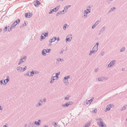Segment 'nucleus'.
I'll use <instances>...</instances> for the list:
<instances>
[{
    "mask_svg": "<svg viewBox=\"0 0 127 127\" xmlns=\"http://www.w3.org/2000/svg\"><path fill=\"white\" fill-rule=\"evenodd\" d=\"M27 57L26 56H24L21 59H22L23 61H25Z\"/></svg>",
    "mask_w": 127,
    "mask_h": 127,
    "instance_id": "obj_41",
    "label": "nucleus"
},
{
    "mask_svg": "<svg viewBox=\"0 0 127 127\" xmlns=\"http://www.w3.org/2000/svg\"><path fill=\"white\" fill-rule=\"evenodd\" d=\"M91 7L89 6H88L87 7V9L86 10V11H87V12L88 13H89L91 12Z\"/></svg>",
    "mask_w": 127,
    "mask_h": 127,
    "instance_id": "obj_13",
    "label": "nucleus"
},
{
    "mask_svg": "<svg viewBox=\"0 0 127 127\" xmlns=\"http://www.w3.org/2000/svg\"><path fill=\"white\" fill-rule=\"evenodd\" d=\"M96 26L94 25V24L93 25L92 27V29H94V28H95V27H96Z\"/></svg>",
    "mask_w": 127,
    "mask_h": 127,
    "instance_id": "obj_59",
    "label": "nucleus"
},
{
    "mask_svg": "<svg viewBox=\"0 0 127 127\" xmlns=\"http://www.w3.org/2000/svg\"><path fill=\"white\" fill-rule=\"evenodd\" d=\"M102 77H100V78H98V80L99 81L102 82V81L103 80L101 78Z\"/></svg>",
    "mask_w": 127,
    "mask_h": 127,
    "instance_id": "obj_45",
    "label": "nucleus"
},
{
    "mask_svg": "<svg viewBox=\"0 0 127 127\" xmlns=\"http://www.w3.org/2000/svg\"><path fill=\"white\" fill-rule=\"evenodd\" d=\"M98 70V68H96L95 69V72H96Z\"/></svg>",
    "mask_w": 127,
    "mask_h": 127,
    "instance_id": "obj_58",
    "label": "nucleus"
},
{
    "mask_svg": "<svg viewBox=\"0 0 127 127\" xmlns=\"http://www.w3.org/2000/svg\"><path fill=\"white\" fill-rule=\"evenodd\" d=\"M34 123V124H35L36 125L39 126L40 125L41 123V120H39L38 121H35L34 123H32V124L33 125V124Z\"/></svg>",
    "mask_w": 127,
    "mask_h": 127,
    "instance_id": "obj_9",
    "label": "nucleus"
},
{
    "mask_svg": "<svg viewBox=\"0 0 127 127\" xmlns=\"http://www.w3.org/2000/svg\"><path fill=\"white\" fill-rule=\"evenodd\" d=\"M93 98H94V97H93L91 99L89 100H88V101H87V102L86 103V104H88L89 103H91V102H92V101L93 100Z\"/></svg>",
    "mask_w": 127,
    "mask_h": 127,
    "instance_id": "obj_20",
    "label": "nucleus"
},
{
    "mask_svg": "<svg viewBox=\"0 0 127 127\" xmlns=\"http://www.w3.org/2000/svg\"><path fill=\"white\" fill-rule=\"evenodd\" d=\"M57 39V37H54L52 38L51 39H50L49 41V42L50 43L49 45H51V44H50V43H51L53 42H55L56 40Z\"/></svg>",
    "mask_w": 127,
    "mask_h": 127,
    "instance_id": "obj_6",
    "label": "nucleus"
},
{
    "mask_svg": "<svg viewBox=\"0 0 127 127\" xmlns=\"http://www.w3.org/2000/svg\"><path fill=\"white\" fill-rule=\"evenodd\" d=\"M26 68H27V67L26 66H25L24 67V68L23 70V71H25L26 70Z\"/></svg>",
    "mask_w": 127,
    "mask_h": 127,
    "instance_id": "obj_54",
    "label": "nucleus"
},
{
    "mask_svg": "<svg viewBox=\"0 0 127 127\" xmlns=\"http://www.w3.org/2000/svg\"><path fill=\"white\" fill-rule=\"evenodd\" d=\"M97 112V109H95L94 110L93 112L95 113H96Z\"/></svg>",
    "mask_w": 127,
    "mask_h": 127,
    "instance_id": "obj_49",
    "label": "nucleus"
},
{
    "mask_svg": "<svg viewBox=\"0 0 127 127\" xmlns=\"http://www.w3.org/2000/svg\"><path fill=\"white\" fill-rule=\"evenodd\" d=\"M57 60L58 61H61L62 59L61 58H59L57 59Z\"/></svg>",
    "mask_w": 127,
    "mask_h": 127,
    "instance_id": "obj_57",
    "label": "nucleus"
},
{
    "mask_svg": "<svg viewBox=\"0 0 127 127\" xmlns=\"http://www.w3.org/2000/svg\"><path fill=\"white\" fill-rule=\"evenodd\" d=\"M34 74V72L33 70H32L31 72L30 71V76H33Z\"/></svg>",
    "mask_w": 127,
    "mask_h": 127,
    "instance_id": "obj_31",
    "label": "nucleus"
},
{
    "mask_svg": "<svg viewBox=\"0 0 127 127\" xmlns=\"http://www.w3.org/2000/svg\"><path fill=\"white\" fill-rule=\"evenodd\" d=\"M104 53L103 52L102 53H101L100 54V55L101 56H103L104 55Z\"/></svg>",
    "mask_w": 127,
    "mask_h": 127,
    "instance_id": "obj_62",
    "label": "nucleus"
},
{
    "mask_svg": "<svg viewBox=\"0 0 127 127\" xmlns=\"http://www.w3.org/2000/svg\"><path fill=\"white\" fill-rule=\"evenodd\" d=\"M4 83H3V80H1L0 81V84L1 85L2 84H3L4 85V84H3Z\"/></svg>",
    "mask_w": 127,
    "mask_h": 127,
    "instance_id": "obj_46",
    "label": "nucleus"
},
{
    "mask_svg": "<svg viewBox=\"0 0 127 127\" xmlns=\"http://www.w3.org/2000/svg\"><path fill=\"white\" fill-rule=\"evenodd\" d=\"M72 39V35L71 34L68 35L66 37L65 41L66 42H69L71 41Z\"/></svg>",
    "mask_w": 127,
    "mask_h": 127,
    "instance_id": "obj_2",
    "label": "nucleus"
},
{
    "mask_svg": "<svg viewBox=\"0 0 127 127\" xmlns=\"http://www.w3.org/2000/svg\"><path fill=\"white\" fill-rule=\"evenodd\" d=\"M46 53L45 49H43L41 52V54L42 55L45 56L46 55Z\"/></svg>",
    "mask_w": 127,
    "mask_h": 127,
    "instance_id": "obj_17",
    "label": "nucleus"
},
{
    "mask_svg": "<svg viewBox=\"0 0 127 127\" xmlns=\"http://www.w3.org/2000/svg\"><path fill=\"white\" fill-rule=\"evenodd\" d=\"M88 13L87 12V11H86V10H85L84 11V16L85 17V18H86L87 17Z\"/></svg>",
    "mask_w": 127,
    "mask_h": 127,
    "instance_id": "obj_19",
    "label": "nucleus"
},
{
    "mask_svg": "<svg viewBox=\"0 0 127 127\" xmlns=\"http://www.w3.org/2000/svg\"><path fill=\"white\" fill-rule=\"evenodd\" d=\"M3 83H4V85H6L7 84L6 83V82H5V80H3Z\"/></svg>",
    "mask_w": 127,
    "mask_h": 127,
    "instance_id": "obj_56",
    "label": "nucleus"
},
{
    "mask_svg": "<svg viewBox=\"0 0 127 127\" xmlns=\"http://www.w3.org/2000/svg\"><path fill=\"white\" fill-rule=\"evenodd\" d=\"M107 107L108 108H110V109L111 107V104H109L107 106Z\"/></svg>",
    "mask_w": 127,
    "mask_h": 127,
    "instance_id": "obj_53",
    "label": "nucleus"
},
{
    "mask_svg": "<svg viewBox=\"0 0 127 127\" xmlns=\"http://www.w3.org/2000/svg\"><path fill=\"white\" fill-rule=\"evenodd\" d=\"M48 32H44L42 34V35H44V36L46 37H47L48 36Z\"/></svg>",
    "mask_w": 127,
    "mask_h": 127,
    "instance_id": "obj_21",
    "label": "nucleus"
},
{
    "mask_svg": "<svg viewBox=\"0 0 127 127\" xmlns=\"http://www.w3.org/2000/svg\"><path fill=\"white\" fill-rule=\"evenodd\" d=\"M115 61L113 60L109 64L110 65V66L112 67L113 66L115 63Z\"/></svg>",
    "mask_w": 127,
    "mask_h": 127,
    "instance_id": "obj_14",
    "label": "nucleus"
},
{
    "mask_svg": "<svg viewBox=\"0 0 127 127\" xmlns=\"http://www.w3.org/2000/svg\"><path fill=\"white\" fill-rule=\"evenodd\" d=\"M39 102L38 103L36 104V107H38L40 106H41L42 105V99H40L39 100Z\"/></svg>",
    "mask_w": 127,
    "mask_h": 127,
    "instance_id": "obj_7",
    "label": "nucleus"
},
{
    "mask_svg": "<svg viewBox=\"0 0 127 127\" xmlns=\"http://www.w3.org/2000/svg\"><path fill=\"white\" fill-rule=\"evenodd\" d=\"M6 31H8V27H6L4 28L3 30V33H4Z\"/></svg>",
    "mask_w": 127,
    "mask_h": 127,
    "instance_id": "obj_25",
    "label": "nucleus"
},
{
    "mask_svg": "<svg viewBox=\"0 0 127 127\" xmlns=\"http://www.w3.org/2000/svg\"><path fill=\"white\" fill-rule=\"evenodd\" d=\"M73 103V102L72 101H69L65 104H62V106L63 107H67L69 106L72 105Z\"/></svg>",
    "mask_w": 127,
    "mask_h": 127,
    "instance_id": "obj_3",
    "label": "nucleus"
},
{
    "mask_svg": "<svg viewBox=\"0 0 127 127\" xmlns=\"http://www.w3.org/2000/svg\"><path fill=\"white\" fill-rule=\"evenodd\" d=\"M54 80H53L51 79L50 82V83H52L54 82Z\"/></svg>",
    "mask_w": 127,
    "mask_h": 127,
    "instance_id": "obj_63",
    "label": "nucleus"
},
{
    "mask_svg": "<svg viewBox=\"0 0 127 127\" xmlns=\"http://www.w3.org/2000/svg\"><path fill=\"white\" fill-rule=\"evenodd\" d=\"M8 32H10L12 30V28H13L11 26V27H9V26H8Z\"/></svg>",
    "mask_w": 127,
    "mask_h": 127,
    "instance_id": "obj_29",
    "label": "nucleus"
},
{
    "mask_svg": "<svg viewBox=\"0 0 127 127\" xmlns=\"http://www.w3.org/2000/svg\"><path fill=\"white\" fill-rule=\"evenodd\" d=\"M107 2L109 4L111 3V1L110 0H108Z\"/></svg>",
    "mask_w": 127,
    "mask_h": 127,
    "instance_id": "obj_60",
    "label": "nucleus"
},
{
    "mask_svg": "<svg viewBox=\"0 0 127 127\" xmlns=\"http://www.w3.org/2000/svg\"><path fill=\"white\" fill-rule=\"evenodd\" d=\"M32 14L28 12L25 14V16L26 18H30L32 16Z\"/></svg>",
    "mask_w": 127,
    "mask_h": 127,
    "instance_id": "obj_8",
    "label": "nucleus"
},
{
    "mask_svg": "<svg viewBox=\"0 0 127 127\" xmlns=\"http://www.w3.org/2000/svg\"><path fill=\"white\" fill-rule=\"evenodd\" d=\"M20 19H18L16 21H15L14 22L16 24H18L20 22Z\"/></svg>",
    "mask_w": 127,
    "mask_h": 127,
    "instance_id": "obj_30",
    "label": "nucleus"
},
{
    "mask_svg": "<svg viewBox=\"0 0 127 127\" xmlns=\"http://www.w3.org/2000/svg\"><path fill=\"white\" fill-rule=\"evenodd\" d=\"M24 127H30V125L29 124L27 125V124H25L24 125Z\"/></svg>",
    "mask_w": 127,
    "mask_h": 127,
    "instance_id": "obj_43",
    "label": "nucleus"
},
{
    "mask_svg": "<svg viewBox=\"0 0 127 127\" xmlns=\"http://www.w3.org/2000/svg\"><path fill=\"white\" fill-rule=\"evenodd\" d=\"M67 25L66 24H65L64 25L63 27V29L64 30H66V26Z\"/></svg>",
    "mask_w": 127,
    "mask_h": 127,
    "instance_id": "obj_37",
    "label": "nucleus"
},
{
    "mask_svg": "<svg viewBox=\"0 0 127 127\" xmlns=\"http://www.w3.org/2000/svg\"><path fill=\"white\" fill-rule=\"evenodd\" d=\"M99 44V42H97L96 43L93 47L92 50H94L96 52L98 50V47Z\"/></svg>",
    "mask_w": 127,
    "mask_h": 127,
    "instance_id": "obj_4",
    "label": "nucleus"
},
{
    "mask_svg": "<svg viewBox=\"0 0 127 127\" xmlns=\"http://www.w3.org/2000/svg\"><path fill=\"white\" fill-rule=\"evenodd\" d=\"M116 9V8L115 7H113L112 8H111L109 12H110L113 11L114 10V9Z\"/></svg>",
    "mask_w": 127,
    "mask_h": 127,
    "instance_id": "obj_33",
    "label": "nucleus"
},
{
    "mask_svg": "<svg viewBox=\"0 0 127 127\" xmlns=\"http://www.w3.org/2000/svg\"><path fill=\"white\" fill-rule=\"evenodd\" d=\"M110 110V108H108L107 107L106 108L105 110V111L106 112L108 111H109Z\"/></svg>",
    "mask_w": 127,
    "mask_h": 127,
    "instance_id": "obj_47",
    "label": "nucleus"
},
{
    "mask_svg": "<svg viewBox=\"0 0 127 127\" xmlns=\"http://www.w3.org/2000/svg\"><path fill=\"white\" fill-rule=\"evenodd\" d=\"M91 122L88 121L85 125L84 127H89L90 125Z\"/></svg>",
    "mask_w": 127,
    "mask_h": 127,
    "instance_id": "obj_15",
    "label": "nucleus"
},
{
    "mask_svg": "<svg viewBox=\"0 0 127 127\" xmlns=\"http://www.w3.org/2000/svg\"><path fill=\"white\" fill-rule=\"evenodd\" d=\"M53 12H54V11H53V10H52V9H51L50 12H49V14H51Z\"/></svg>",
    "mask_w": 127,
    "mask_h": 127,
    "instance_id": "obj_51",
    "label": "nucleus"
},
{
    "mask_svg": "<svg viewBox=\"0 0 127 127\" xmlns=\"http://www.w3.org/2000/svg\"><path fill=\"white\" fill-rule=\"evenodd\" d=\"M127 107V106L126 105H124L123 107L121 109V111H122L125 110L126 108Z\"/></svg>",
    "mask_w": 127,
    "mask_h": 127,
    "instance_id": "obj_23",
    "label": "nucleus"
},
{
    "mask_svg": "<svg viewBox=\"0 0 127 127\" xmlns=\"http://www.w3.org/2000/svg\"><path fill=\"white\" fill-rule=\"evenodd\" d=\"M17 69L19 71H21L22 70V68L20 66L18 67Z\"/></svg>",
    "mask_w": 127,
    "mask_h": 127,
    "instance_id": "obj_24",
    "label": "nucleus"
},
{
    "mask_svg": "<svg viewBox=\"0 0 127 127\" xmlns=\"http://www.w3.org/2000/svg\"><path fill=\"white\" fill-rule=\"evenodd\" d=\"M54 123H55V124H54V127H56L57 126V123H55V122Z\"/></svg>",
    "mask_w": 127,
    "mask_h": 127,
    "instance_id": "obj_64",
    "label": "nucleus"
},
{
    "mask_svg": "<svg viewBox=\"0 0 127 127\" xmlns=\"http://www.w3.org/2000/svg\"><path fill=\"white\" fill-rule=\"evenodd\" d=\"M99 20H98L95 22L94 24L96 26L97 25L99 24Z\"/></svg>",
    "mask_w": 127,
    "mask_h": 127,
    "instance_id": "obj_35",
    "label": "nucleus"
},
{
    "mask_svg": "<svg viewBox=\"0 0 127 127\" xmlns=\"http://www.w3.org/2000/svg\"><path fill=\"white\" fill-rule=\"evenodd\" d=\"M45 50L46 51V52L47 53H50L51 50V49H45Z\"/></svg>",
    "mask_w": 127,
    "mask_h": 127,
    "instance_id": "obj_26",
    "label": "nucleus"
},
{
    "mask_svg": "<svg viewBox=\"0 0 127 127\" xmlns=\"http://www.w3.org/2000/svg\"><path fill=\"white\" fill-rule=\"evenodd\" d=\"M102 79L103 81L104 80H106L108 79L107 77H102Z\"/></svg>",
    "mask_w": 127,
    "mask_h": 127,
    "instance_id": "obj_40",
    "label": "nucleus"
},
{
    "mask_svg": "<svg viewBox=\"0 0 127 127\" xmlns=\"http://www.w3.org/2000/svg\"><path fill=\"white\" fill-rule=\"evenodd\" d=\"M60 72H59L57 73H56L55 74L56 76H55V78L56 79H57L59 78V75L60 74Z\"/></svg>",
    "mask_w": 127,
    "mask_h": 127,
    "instance_id": "obj_18",
    "label": "nucleus"
},
{
    "mask_svg": "<svg viewBox=\"0 0 127 127\" xmlns=\"http://www.w3.org/2000/svg\"><path fill=\"white\" fill-rule=\"evenodd\" d=\"M55 76H53L51 78V79L53 80H56V78L55 79L54 78L55 77Z\"/></svg>",
    "mask_w": 127,
    "mask_h": 127,
    "instance_id": "obj_50",
    "label": "nucleus"
},
{
    "mask_svg": "<svg viewBox=\"0 0 127 127\" xmlns=\"http://www.w3.org/2000/svg\"><path fill=\"white\" fill-rule=\"evenodd\" d=\"M105 28L106 27L105 26H104L101 29V30L100 31L99 33H98V35H100L104 31Z\"/></svg>",
    "mask_w": 127,
    "mask_h": 127,
    "instance_id": "obj_11",
    "label": "nucleus"
},
{
    "mask_svg": "<svg viewBox=\"0 0 127 127\" xmlns=\"http://www.w3.org/2000/svg\"><path fill=\"white\" fill-rule=\"evenodd\" d=\"M70 77V75H68L67 76L65 77L64 78V83L68 84V79Z\"/></svg>",
    "mask_w": 127,
    "mask_h": 127,
    "instance_id": "obj_5",
    "label": "nucleus"
},
{
    "mask_svg": "<svg viewBox=\"0 0 127 127\" xmlns=\"http://www.w3.org/2000/svg\"><path fill=\"white\" fill-rule=\"evenodd\" d=\"M42 35H41V38H40V40H41L42 39H44L45 38V37H44Z\"/></svg>",
    "mask_w": 127,
    "mask_h": 127,
    "instance_id": "obj_42",
    "label": "nucleus"
},
{
    "mask_svg": "<svg viewBox=\"0 0 127 127\" xmlns=\"http://www.w3.org/2000/svg\"><path fill=\"white\" fill-rule=\"evenodd\" d=\"M5 80L6 81V82L7 84V83L9 81V76H8L6 77V79H5Z\"/></svg>",
    "mask_w": 127,
    "mask_h": 127,
    "instance_id": "obj_27",
    "label": "nucleus"
},
{
    "mask_svg": "<svg viewBox=\"0 0 127 127\" xmlns=\"http://www.w3.org/2000/svg\"><path fill=\"white\" fill-rule=\"evenodd\" d=\"M64 10H63L61 11H58V13H57L56 15V16H58L59 15V14H63V13L64 14Z\"/></svg>",
    "mask_w": 127,
    "mask_h": 127,
    "instance_id": "obj_16",
    "label": "nucleus"
},
{
    "mask_svg": "<svg viewBox=\"0 0 127 127\" xmlns=\"http://www.w3.org/2000/svg\"><path fill=\"white\" fill-rule=\"evenodd\" d=\"M46 101V98H44L43 99V101H42L43 102L45 103V102Z\"/></svg>",
    "mask_w": 127,
    "mask_h": 127,
    "instance_id": "obj_52",
    "label": "nucleus"
},
{
    "mask_svg": "<svg viewBox=\"0 0 127 127\" xmlns=\"http://www.w3.org/2000/svg\"><path fill=\"white\" fill-rule=\"evenodd\" d=\"M39 73V72L37 71H35L34 74H38Z\"/></svg>",
    "mask_w": 127,
    "mask_h": 127,
    "instance_id": "obj_55",
    "label": "nucleus"
},
{
    "mask_svg": "<svg viewBox=\"0 0 127 127\" xmlns=\"http://www.w3.org/2000/svg\"><path fill=\"white\" fill-rule=\"evenodd\" d=\"M68 8H67V6H65L64 8V9L63 10H64V11L65 12L67 10Z\"/></svg>",
    "mask_w": 127,
    "mask_h": 127,
    "instance_id": "obj_38",
    "label": "nucleus"
},
{
    "mask_svg": "<svg viewBox=\"0 0 127 127\" xmlns=\"http://www.w3.org/2000/svg\"><path fill=\"white\" fill-rule=\"evenodd\" d=\"M60 5H58L56 7L54 8L53 9H52V10H53V11H54V12H56L60 8Z\"/></svg>",
    "mask_w": 127,
    "mask_h": 127,
    "instance_id": "obj_12",
    "label": "nucleus"
},
{
    "mask_svg": "<svg viewBox=\"0 0 127 127\" xmlns=\"http://www.w3.org/2000/svg\"><path fill=\"white\" fill-rule=\"evenodd\" d=\"M17 25V24L16 23L14 22L11 25V26L13 27V28H14Z\"/></svg>",
    "mask_w": 127,
    "mask_h": 127,
    "instance_id": "obj_28",
    "label": "nucleus"
},
{
    "mask_svg": "<svg viewBox=\"0 0 127 127\" xmlns=\"http://www.w3.org/2000/svg\"><path fill=\"white\" fill-rule=\"evenodd\" d=\"M64 51V50L62 49L61 50V51L59 52V53L60 54H63V53Z\"/></svg>",
    "mask_w": 127,
    "mask_h": 127,
    "instance_id": "obj_48",
    "label": "nucleus"
},
{
    "mask_svg": "<svg viewBox=\"0 0 127 127\" xmlns=\"http://www.w3.org/2000/svg\"><path fill=\"white\" fill-rule=\"evenodd\" d=\"M96 52L95 51L93 50H91L90 51V53L89 54V56L91 55L92 54H94Z\"/></svg>",
    "mask_w": 127,
    "mask_h": 127,
    "instance_id": "obj_22",
    "label": "nucleus"
},
{
    "mask_svg": "<svg viewBox=\"0 0 127 127\" xmlns=\"http://www.w3.org/2000/svg\"><path fill=\"white\" fill-rule=\"evenodd\" d=\"M103 119L101 118L96 119V120L97 121V124L99 127H106V124L103 122Z\"/></svg>",
    "mask_w": 127,
    "mask_h": 127,
    "instance_id": "obj_1",
    "label": "nucleus"
},
{
    "mask_svg": "<svg viewBox=\"0 0 127 127\" xmlns=\"http://www.w3.org/2000/svg\"><path fill=\"white\" fill-rule=\"evenodd\" d=\"M40 2L38 0H37L34 3V5L36 7L38 6V5L40 4Z\"/></svg>",
    "mask_w": 127,
    "mask_h": 127,
    "instance_id": "obj_10",
    "label": "nucleus"
},
{
    "mask_svg": "<svg viewBox=\"0 0 127 127\" xmlns=\"http://www.w3.org/2000/svg\"><path fill=\"white\" fill-rule=\"evenodd\" d=\"M125 47H123L122 48H121V49H120V52H123L125 50Z\"/></svg>",
    "mask_w": 127,
    "mask_h": 127,
    "instance_id": "obj_34",
    "label": "nucleus"
},
{
    "mask_svg": "<svg viewBox=\"0 0 127 127\" xmlns=\"http://www.w3.org/2000/svg\"><path fill=\"white\" fill-rule=\"evenodd\" d=\"M24 62V61H23L22 59H21L19 62L18 64H20Z\"/></svg>",
    "mask_w": 127,
    "mask_h": 127,
    "instance_id": "obj_32",
    "label": "nucleus"
},
{
    "mask_svg": "<svg viewBox=\"0 0 127 127\" xmlns=\"http://www.w3.org/2000/svg\"><path fill=\"white\" fill-rule=\"evenodd\" d=\"M69 96H68L67 97H64V99L65 100H69Z\"/></svg>",
    "mask_w": 127,
    "mask_h": 127,
    "instance_id": "obj_44",
    "label": "nucleus"
},
{
    "mask_svg": "<svg viewBox=\"0 0 127 127\" xmlns=\"http://www.w3.org/2000/svg\"><path fill=\"white\" fill-rule=\"evenodd\" d=\"M26 26V23L25 22L24 23V24H23V25H21L20 26V28H23L24 27Z\"/></svg>",
    "mask_w": 127,
    "mask_h": 127,
    "instance_id": "obj_36",
    "label": "nucleus"
},
{
    "mask_svg": "<svg viewBox=\"0 0 127 127\" xmlns=\"http://www.w3.org/2000/svg\"><path fill=\"white\" fill-rule=\"evenodd\" d=\"M60 40V38L59 37H58L57 38V39H56V40H57L58 41H59Z\"/></svg>",
    "mask_w": 127,
    "mask_h": 127,
    "instance_id": "obj_61",
    "label": "nucleus"
},
{
    "mask_svg": "<svg viewBox=\"0 0 127 127\" xmlns=\"http://www.w3.org/2000/svg\"><path fill=\"white\" fill-rule=\"evenodd\" d=\"M27 75L28 76H30V71H28L26 74L24 75L25 76Z\"/></svg>",
    "mask_w": 127,
    "mask_h": 127,
    "instance_id": "obj_39",
    "label": "nucleus"
}]
</instances>
